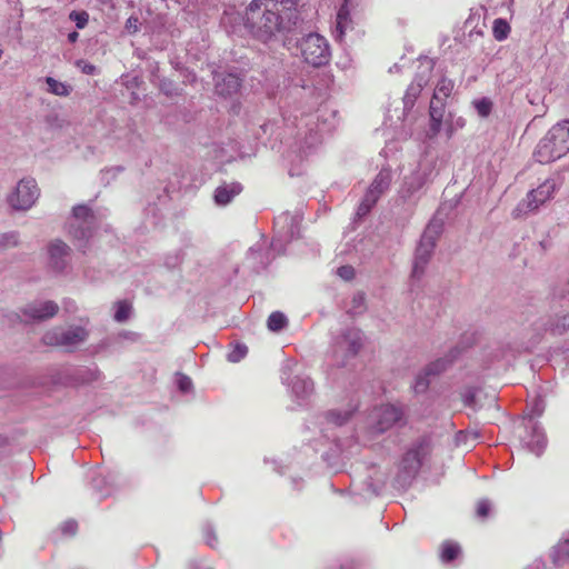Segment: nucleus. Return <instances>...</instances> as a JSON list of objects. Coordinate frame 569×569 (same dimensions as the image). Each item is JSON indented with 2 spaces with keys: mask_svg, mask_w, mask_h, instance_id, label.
<instances>
[{
  "mask_svg": "<svg viewBox=\"0 0 569 569\" xmlns=\"http://www.w3.org/2000/svg\"><path fill=\"white\" fill-rule=\"evenodd\" d=\"M59 311V306L52 300H36L22 309L23 321H44L53 318Z\"/></svg>",
  "mask_w": 569,
  "mask_h": 569,
  "instance_id": "obj_15",
  "label": "nucleus"
},
{
  "mask_svg": "<svg viewBox=\"0 0 569 569\" xmlns=\"http://www.w3.org/2000/svg\"><path fill=\"white\" fill-rule=\"evenodd\" d=\"M287 325V318L282 312L274 311L268 318V328L271 331H279Z\"/></svg>",
  "mask_w": 569,
  "mask_h": 569,
  "instance_id": "obj_34",
  "label": "nucleus"
},
{
  "mask_svg": "<svg viewBox=\"0 0 569 569\" xmlns=\"http://www.w3.org/2000/svg\"><path fill=\"white\" fill-rule=\"evenodd\" d=\"M420 71L417 73L415 80L408 87L403 97L406 107H412L416 99L420 94L423 87L429 82L430 73L433 69V62L431 59L425 58L420 60Z\"/></svg>",
  "mask_w": 569,
  "mask_h": 569,
  "instance_id": "obj_16",
  "label": "nucleus"
},
{
  "mask_svg": "<svg viewBox=\"0 0 569 569\" xmlns=\"http://www.w3.org/2000/svg\"><path fill=\"white\" fill-rule=\"evenodd\" d=\"M82 71L87 74H93L96 71V67L93 64L84 63Z\"/></svg>",
  "mask_w": 569,
  "mask_h": 569,
  "instance_id": "obj_47",
  "label": "nucleus"
},
{
  "mask_svg": "<svg viewBox=\"0 0 569 569\" xmlns=\"http://www.w3.org/2000/svg\"><path fill=\"white\" fill-rule=\"evenodd\" d=\"M178 387L181 391L187 392L192 387V381L189 377L180 375L177 380Z\"/></svg>",
  "mask_w": 569,
  "mask_h": 569,
  "instance_id": "obj_42",
  "label": "nucleus"
},
{
  "mask_svg": "<svg viewBox=\"0 0 569 569\" xmlns=\"http://www.w3.org/2000/svg\"><path fill=\"white\" fill-rule=\"evenodd\" d=\"M473 107L479 116L488 117L492 110V102L488 98H481L473 101Z\"/></svg>",
  "mask_w": 569,
  "mask_h": 569,
  "instance_id": "obj_35",
  "label": "nucleus"
},
{
  "mask_svg": "<svg viewBox=\"0 0 569 569\" xmlns=\"http://www.w3.org/2000/svg\"><path fill=\"white\" fill-rule=\"evenodd\" d=\"M298 220L296 217H291L289 214H283L281 217L278 218V221H277V224H282L281 228L284 229L286 227H288V230L286 232H283V234L281 237H283L284 239L287 238H293L295 237V230H293V226L297 224Z\"/></svg>",
  "mask_w": 569,
  "mask_h": 569,
  "instance_id": "obj_32",
  "label": "nucleus"
},
{
  "mask_svg": "<svg viewBox=\"0 0 569 569\" xmlns=\"http://www.w3.org/2000/svg\"><path fill=\"white\" fill-rule=\"evenodd\" d=\"M558 189L555 179H547L538 188L530 190L526 198L518 202L512 210L511 216L513 219H523L530 213H535L547 201L551 200Z\"/></svg>",
  "mask_w": 569,
  "mask_h": 569,
  "instance_id": "obj_5",
  "label": "nucleus"
},
{
  "mask_svg": "<svg viewBox=\"0 0 569 569\" xmlns=\"http://www.w3.org/2000/svg\"><path fill=\"white\" fill-rule=\"evenodd\" d=\"M70 248L63 241L56 239L48 244V263L54 271H62L68 264Z\"/></svg>",
  "mask_w": 569,
  "mask_h": 569,
  "instance_id": "obj_18",
  "label": "nucleus"
},
{
  "mask_svg": "<svg viewBox=\"0 0 569 569\" xmlns=\"http://www.w3.org/2000/svg\"><path fill=\"white\" fill-rule=\"evenodd\" d=\"M257 254V250L256 249H250V253H249V257H252L254 258V256Z\"/></svg>",
  "mask_w": 569,
  "mask_h": 569,
  "instance_id": "obj_49",
  "label": "nucleus"
},
{
  "mask_svg": "<svg viewBox=\"0 0 569 569\" xmlns=\"http://www.w3.org/2000/svg\"><path fill=\"white\" fill-rule=\"evenodd\" d=\"M481 11H482V8L477 9L476 11H471L469 18L465 22V28L470 29V31H469L470 37H472L473 34H477V36L483 34L485 23L482 21Z\"/></svg>",
  "mask_w": 569,
  "mask_h": 569,
  "instance_id": "obj_24",
  "label": "nucleus"
},
{
  "mask_svg": "<svg viewBox=\"0 0 569 569\" xmlns=\"http://www.w3.org/2000/svg\"><path fill=\"white\" fill-rule=\"evenodd\" d=\"M490 511V502L486 499H482L477 505V516L480 518H486Z\"/></svg>",
  "mask_w": 569,
  "mask_h": 569,
  "instance_id": "obj_40",
  "label": "nucleus"
},
{
  "mask_svg": "<svg viewBox=\"0 0 569 569\" xmlns=\"http://www.w3.org/2000/svg\"><path fill=\"white\" fill-rule=\"evenodd\" d=\"M113 320L117 322H126L132 315V305L127 300H119L113 305Z\"/></svg>",
  "mask_w": 569,
  "mask_h": 569,
  "instance_id": "obj_25",
  "label": "nucleus"
},
{
  "mask_svg": "<svg viewBox=\"0 0 569 569\" xmlns=\"http://www.w3.org/2000/svg\"><path fill=\"white\" fill-rule=\"evenodd\" d=\"M40 197V189L32 178L19 180L16 187L8 193L7 202L14 211L30 210Z\"/></svg>",
  "mask_w": 569,
  "mask_h": 569,
  "instance_id": "obj_9",
  "label": "nucleus"
},
{
  "mask_svg": "<svg viewBox=\"0 0 569 569\" xmlns=\"http://www.w3.org/2000/svg\"><path fill=\"white\" fill-rule=\"evenodd\" d=\"M216 91L220 96H232L238 92L241 80L233 73H217L214 76Z\"/></svg>",
  "mask_w": 569,
  "mask_h": 569,
  "instance_id": "obj_20",
  "label": "nucleus"
},
{
  "mask_svg": "<svg viewBox=\"0 0 569 569\" xmlns=\"http://www.w3.org/2000/svg\"><path fill=\"white\" fill-rule=\"evenodd\" d=\"M298 48L303 60L313 67L328 63L331 57L327 39L319 33H309L301 38Z\"/></svg>",
  "mask_w": 569,
  "mask_h": 569,
  "instance_id": "obj_8",
  "label": "nucleus"
},
{
  "mask_svg": "<svg viewBox=\"0 0 569 569\" xmlns=\"http://www.w3.org/2000/svg\"><path fill=\"white\" fill-rule=\"evenodd\" d=\"M429 442L426 439L419 440L405 453L399 465L396 481L400 487L408 486L417 476L423 459L428 456Z\"/></svg>",
  "mask_w": 569,
  "mask_h": 569,
  "instance_id": "obj_6",
  "label": "nucleus"
},
{
  "mask_svg": "<svg viewBox=\"0 0 569 569\" xmlns=\"http://www.w3.org/2000/svg\"><path fill=\"white\" fill-rule=\"evenodd\" d=\"M242 190V187L238 182L224 183L219 186L214 192V200L220 206L228 204Z\"/></svg>",
  "mask_w": 569,
  "mask_h": 569,
  "instance_id": "obj_23",
  "label": "nucleus"
},
{
  "mask_svg": "<svg viewBox=\"0 0 569 569\" xmlns=\"http://www.w3.org/2000/svg\"><path fill=\"white\" fill-rule=\"evenodd\" d=\"M299 20L297 0H252L246 9L244 26L262 42L289 32Z\"/></svg>",
  "mask_w": 569,
  "mask_h": 569,
  "instance_id": "obj_1",
  "label": "nucleus"
},
{
  "mask_svg": "<svg viewBox=\"0 0 569 569\" xmlns=\"http://www.w3.org/2000/svg\"><path fill=\"white\" fill-rule=\"evenodd\" d=\"M352 8V2L350 0H345L338 9L336 26L333 29V36L338 41H342L347 32L353 29V18L351 13Z\"/></svg>",
  "mask_w": 569,
  "mask_h": 569,
  "instance_id": "obj_19",
  "label": "nucleus"
},
{
  "mask_svg": "<svg viewBox=\"0 0 569 569\" xmlns=\"http://www.w3.org/2000/svg\"><path fill=\"white\" fill-rule=\"evenodd\" d=\"M390 183L391 170L388 168L381 169L368 188L362 201L357 209V216L359 218L365 217L371 210L381 194L389 189Z\"/></svg>",
  "mask_w": 569,
  "mask_h": 569,
  "instance_id": "obj_11",
  "label": "nucleus"
},
{
  "mask_svg": "<svg viewBox=\"0 0 569 569\" xmlns=\"http://www.w3.org/2000/svg\"><path fill=\"white\" fill-rule=\"evenodd\" d=\"M79 38V33L73 31L68 34V40L70 43H74Z\"/></svg>",
  "mask_w": 569,
  "mask_h": 569,
  "instance_id": "obj_48",
  "label": "nucleus"
},
{
  "mask_svg": "<svg viewBox=\"0 0 569 569\" xmlns=\"http://www.w3.org/2000/svg\"><path fill=\"white\" fill-rule=\"evenodd\" d=\"M203 536H204L207 545H209L211 548H214L217 546V537L211 527L204 528Z\"/></svg>",
  "mask_w": 569,
  "mask_h": 569,
  "instance_id": "obj_41",
  "label": "nucleus"
},
{
  "mask_svg": "<svg viewBox=\"0 0 569 569\" xmlns=\"http://www.w3.org/2000/svg\"><path fill=\"white\" fill-rule=\"evenodd\" d=\"M363 346V335L359 329L348 328L337 336L332 343V357L337 366H345L356 357Z\"/></svg>",
  "mask_w": 569,
  "mask_h": 569,
  "instance_id": "obj_7",
  "label": "nucleus"
},
{
  "mask_svg": "<svg viewBox=\"0 0 569 569\" xmlns=\"http://www.w3.org/2000/svg\"><path fill=\"white\" fill-rule=\"evenodd\" d=\"M46 83L48 84V91L52 94L59 96V97H67L69 96L71 89L68 84L56 80L52 77L46 78Z\"/></svg>",
  "mask_w": 569,
  "mask_h": 569,
  "instance_id": "obj_27",
  "label": "nucleus"
},
{
  "mask_svg": "<svg viewBox=\"0 0 569 569\" xmlns=\"http://www.w3.org/2000/svg\"><path fill=\"white\" fill-rule=\"evenodd\" d=\"M337 274L343 280H351L355 277V269L351 266H342L338 268Z\"/></svg>",
  "mask_w": 569,
  "mask_h": 569,
  "instance_id": "obj_39",
  "label": "nucleus"
},
{
  "mask_svg": "<svg viewBox=\"0 0 569 569\" xmlns=\"http://www.w3.org/2000/svg\"><path fill=\"white\" fill-rule=\"evenodd\" d=\"M453 82L447 78H441L433 91L430 101V131L435 136L440 131L443 118V101L451 94Z\"/></svg>",
  "mask_w": 569,
  "mask_h": 569,
  "instance_id": "obj_10",
  "label": "nucleus"
},
{
  "mask_svg": "<svg viewBox=\"0 0 569 569\" xmlns=\"http://www.w3.org/2000/svg\"><path fill=\"white\" fill-rule=\"evenodd\" d=\"M126 30L129 33H136L139 30V19L136 17H130L126 21Z\"/></svg>",
  "mask_w": 569,
  "mask_h": 569,
  "instance_id": "obj_43",
  "label": "nucleus"
},
{
  "mask_svg": "<svg viewBox=\"0 0 569 569\" xmlns=\"http://www.w3.org/2000/svg\"><path fill=\"white\" fill-rule=\"evenodd\" d=\"M492 32L496 40L502 41L507 39L510 26L506 20L498 18L493 21Z\"/></svg>",
  "mask_w": 569,
  "mask_h": 569,
  "instance_id": "obj_30",
  "label": "nucleus"
},
{
  "mask_svg": "<svg viewBox=\"0 0 569 569\" xmlns=\"http://www.w3.org/2000/svg\"><path fill=\"white\" fill-rule=\"evenodd\" d=\"M353 302L356 305V308H360L362 307L363 302H365V297L361 293H358L357 296L353 297Z\"/></svg>",
  "mask_w": 569,
  "mask_h": 569,
  "instance_id": "obj_46",
  "label": "nucleus"
},
{
  "mask_svg": "<svg viewBox=\"0 0 569 569\" xmlns=\"http://www.w3.org/2000/svg\"><path fill=\"white\" fill-rule=\"evenodd\" d=\"M321 143V136L318 131H313L312 128L309 129V133L303 138V148L312 149Z\"/></svg>",
  "mask_w": 569,
  "mask_h": 569,
  "instance_id": "obj_36",
  "label": "nucleus"
},
{
  "mask_svg": "<svg viewBox=\"0 0 569 569\" xmlns=\"http://www.w3.org/2000/svg\"><path fill=\"white\" fill-rule=\"evenodd\" d=\"M438 228L433 224H429L421 236L420 242L416 249L415 261L412 276L419 278L423 271L426 266L428 264L433 249L436 247V241L438 238Z\"/></svg>",
  "mask_w": 569,
  "mask_h": 569,
  "instance_id": "obj_12",
  "label": "nucleus"
},
{
  "mask_svg": "<svg viewBox=\"0 0 569 569\" xmlns=\"http://www.w3.org/2000/svg\"><path fill=\"white\" fill-rule=\"evenodd\" d=\"M459 553H460V547L456 542L446 541L441 546L440 557H441V561L442 562H450V561H452L453 559H456L458 557Z\"/></svg>",
  "mask_w": 569,
  "mask_h": 569,
  "instance_id": "obj_28",
  "label": "nucleus"
},
{
  "mask_svg": "<svg viewBox=\"0 0 569 569\" xmlns=\"http://www.w3.org/2000/svg\"><path fill=\"white\" fill-rule=\"evenodd\" d=\"M459 351L457 349L451 350L450 358H441L431 362L426 369L423 375H419L416 379V383L413 386L416 392H423L429 385L428 376H436L440 372L445 371L448 366L453 361V359L458 356Z\"/></svg>",
  "mask_w": 569,
  "mask_h": 569,
  "instance_id": "obj_17",
  "label": "nucleus"
},
{
  "mask_svg": "<svg viewBox=\"0 0 569 569\" xmlns=\"http://www.w3.org/2000/svg\"><path fill=\"white\" fill-rule=\"evenodd\" d=\"M248 348L244 345H236L234 348L228 353L227 359L230 362H239L246 357Z\"/></svg>",
  "mask_w": 569,
  "mask_h": 569,
  "instance_id": "obj_37",
  "label": "nucleus"
},
{
  "mask_svg": "<svg viewBox=\"0 0 569 569\" xmlns=\"http://www.w3.org/2000/svg\"><path fill=\"white\" fill-rule=\"evenodd\" d=\"M402 418L399 408L392 405H382L375 408L369 416V423L372 432L381 433L390 429Z\"/></svg>",
  "mask_w": 569,
  "mask_h": 569,
  "instance_id": "obj_14",
  "label": "nucleus"
},
{
  "mask_svg": "<svg viewBox=\"0 0 569 569\" xmlns=\"http://www.w3.org/2000/svg\"><path fill=\"white\" fill-rule=\"evenodd\" d=\"M435 166H436V161L432 158L426 157L420 160L418 168L415 170V172L418 176H422L423 181L428 182L433 174Z\"/></svg>",
  "mask_w": 569,
  "mask_h": 569,
  "instance_id": "obj_26",
  "label": "nucleus"
},
{
  "mask_svg": "<svg viewBox=\"0 0 569 569\" xmlns=\"http://www.w3.org/2000/svg\"><path fill=\"white\" fill-rule=\"evenodd\" d=\"M67 309H68L69 311H74V310H76V307H74L73 305H69V307H67Z\"/></svg>",
  "mask_w": 569,
  "mask_h": 569,
  "instance_id": "obj_50",
  "label": "nucleus"
},
{
  "mask_svg": "<svg viewBox=\"0 0 569 569\" xmlns=\"http://www.w3.org/2000/svg\"><path fill=\"white\" fill-rule=\"evenodd\" d=\"M61 530L62 532L64 533H69V535H72L76 532L77 530V522L73 521V520H68L66 522L62 523L61 526Z\"/></svg>",
  "mask_w": 569,
  "mask_h": 569,
  "instance_id": "obj_44",
  "label": "nucleus"
},
{
  "mask_svg": "<svg viewBox=\"0 0 569 569\" xmlns=\"http://www.w3.org/2000/svg\"><path fill=\"white\" fill-rule=\"evenodd\" d=\"M94 223L96 217L91 210L87 206H77L73 208L69 232L79 241L88 240L92 237Z\"/></svg>",
  "mask_w": 569,
  "mask_h": 569,
  "instance_id": "obj_13",
  "label": "nucleus"
},
{
  "mask_svg": "<svg viewBox=\"0 0 569 569\" xmlns=\"http://www.w3.org/2000/svg\"><path fill=\"white\" fill-rule=\"evenodd\" d=\"M289 369H290V363L288 362L283 368L282 380L291 386L292 393L297 398H299V399L307 398L313 391V383L311 382V380L309 378L298 377V376L295 378L293 381L288 382L286 372Z\"/></svg>",
  "mask_w": 569,
  "mask_h": 569,
  "instance_id": "obj_21",
  "label": "nucleus"
},
{
  "mask_svg": "<svg viewBox=\"0 0 569 569\" xmlns=\"http://www.w3.org/2000/svg\"><path fill=\"white\" fill-rule=\"evenodd\" d=\"M569 152V120L556 123L540 140L535 157L540 163L555 161Z\"/></svg>",
  "mask_w": 569,
  "mask_h": 569,
  "instance_id": "obj_3",
  "label": "nucleus"
},
{
  "mask_svg": "<svg viewBox=\"0 0 569 569\" xmlns=\"http://www.w3.org/2000/svg\"><path fill=\"white\" fill-rule=\"evenodd\" d=\"M426 182L422 176H418L415 171L405 178L399 194L403 201H412L416 193L423 187Z\"/></svg>",
  "mask_w": 569,
  "mask_h": 569,
  "instance_id": "obj_22",
  "label": "nucleus"
},
{
  "mask_svg": "<svg viewBox=\"0 0 569 569\" xmlns=\"http://www.w3.org/2000/svg\"><path fill=\"white\" fill-rule=\"evenodd\" d=\"M20 243V234L18 231H9L0 234V248H14Z\"/></svg>",
  "mask_w": 569,
  "mask_h": 569,
  "instance_id": "obj_33",
  "label": "nucleus"
},
{
  "mask_svg": "<svg viewBox=\"0 0 569 569\" xmlns=\"http://www.w3.org/2000/svg\"><path fill=\"white\" fill-rule=\"evenodd\" d=\"M357 406H353L351 407L350 409L343 411V412H340V411H337V410H332L330 412H328L327 415V418L330 422L337 425V426H341L343 425L346 421L349 420V418L351 417L352 412L356 410Z\"/></svg>",
  "mask_w": 569,
  "mask_h": 569,
  "instance_id": "obj_31",
  "label": "nucleus"
},
{
  "mask_svg": "<svg viewBox=\"0 0 569 569\" xmlns=\"http://www.w3.org/2000/svg\"><path fill=\"white\" fill-rule=\"evenodd\" d=\"M555 563L569 560V538L560 541L551 553Z\"/></svg>",
  "mask_w": 569,
  "mask_h": 569,
  "instance_id": "obj_29",
  "label": "nucleus"
},
{
  "mask_svg": "<svg viewBox=\"0 0 569 569\" xmlns=\"http://www.w3.org/2000/svg\"><path fill=\"white\" fill-rule=\"evenodd\" d=\"M89 336V320L81 319L79 323L58 326L49 329L44 332L42 341L47 346L74 351L87 342Z\"/></svg>",
  "mask_w": 569,
  "mask_h": 569,
  "instance_id": "obj_2",
  "label": "nucleus"
},
{
  "mask_svg": "<svg viewBox=\"0 0 569 569\" xmlns=\"http://www.w3.org/2000/svg\"><path fill=\"white\" fill-rule=\"evenodd\" d=\"M69 19L73 21L79 29H83L89 20V14L86 11H71Z\"/></svg>",
  "mask_w": 569,
  "mask_h": 569,
  "instance_id": "obj_38",
  "label": "nucleus"
},
{
  "mask_svg": "<svg viewBox=\"0 0 569 569\" xmlns=\"http://www.w3.org/2000/svg\"><path fill=\"white\" fill-rule=\"evenodd\" d=\"M545 411V401L541 398H536L528 405L525 419L528 420L526 426L527 433L521 437V442L529 451L536 456H540L546 446L547 439L535 418L540 417Z\"/></svg>",
  "mask_w": 569,
  "mask_h": 569,
  "instance_id": "obj_4",
  "label": "nucleus"
},
{
  "mask_svg": "<svg viewBox=\"0 0 569 569\" xmlns=\"http://www.w3.org/2000/svg\"><path fill=\"white\" fill-rule=\"evenodd\" d=\"M271 249L277 253H281L283 251V244L281 237L273 238L271 242Z\"/></svg>",
  "mask_w": 569,
  "mask_h": 569,
  "instance_id": "obj_45",
  "label": "nucleus"
}]
</instances>
